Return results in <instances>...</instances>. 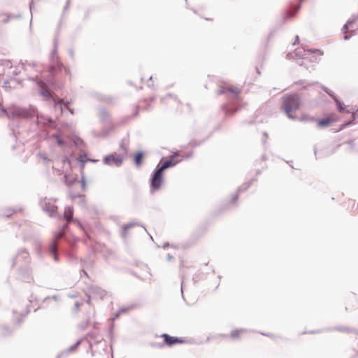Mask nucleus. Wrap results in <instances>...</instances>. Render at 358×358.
<instances>
[{"label": "nucleus", "mask_w": 358, "mask_h": 358, "mask_svg": "<svg viewBox=\"0 0 358 358\" xmlns=\"http://www.w3.org/2000/svg\"><path fill=\"white\" fill-rule=\"evenodd\" d=\"M301 106V99L297 94H286L282 97L280 109L290 119H296Z\"/></svg>", "instance_id": "f257e3e1"}, {"label": "nucleus", "mask_w": 358, "mask_h": 358, "mask_svg": "<svg viewBox=\"0 0 358 358\" xmlns=\"http://www.w3.org/2000/svg\"><path fill=\"white\" fill-rule=\"evenodd\" d=\"M121 147L124 150L123 154L113 152L110 155H108L103 158V164L108 166H120V165H122L127 154L128 149L127 146H124L123 145H122Z\"/></svg>", "instance_id": "f03ea898"}, {"label": "nucleus", "mask_w": 358, "mask_h": 358, "mask_svg": "<svg viewBox=\"0 0 358 358\" xmlns=\"http://www.w3.org/2000/svg\"><path fill=\"white\" fill-rule=\"evenodd\" d=\"M217 92L219 94L230 93L237 96L240 94L241 90L231 83H223L219 86Z\"/></svg>", "instance_id": "7ed1b4c3"}, {"label": "nucleus", "mask_w": 358, "mask_h": 358, "mask_svg": "<svg viewBox=\"0 0 358 358\" xmlns=\"http://www.w3.org/2000/svg\"><path fill=\"white\" fill-rule=\"evenodd\" d=\"M338 121V117L335 113H331L326 117L319 119L317 121V127L320 128H326L331 126Z\"/></svg>", "instance_id": "20e7f679"}, {"label": "nucleus", "mask_w": 358, "mask_h": 358, "mask_svg": "<svg viewBox=\"0 0 358 358\" xmlns=\"http://www.w3.org/2000/svg\"><path fill=\"white\" fill-rule=\"evenodd\" d=\"M163 172L159 168L155 171L151 180V187L157 189L160 187L163 180Z\"/></svg>", "instance_id": "39448f33"}, {"label": "nucleus", "mask_w": 358, "mask_h": 358, "mask_svg": "<svg viewBox=\"0 0 358 358\" xmlns=\"http://www.w3.org/2000/svg\"><path fill=\"white\" fill-rule=\"evenodd\" d=\"M73 215V207H71V206L66 207L65 208V210L64 213V218L66 220L67 224H69V223H70V222L73 221V222H76L82 230H83L84 229L83 227L78 220H72ZM68 227V224H66V227Z\"/></svg>", "instance_id": "423d86ee"}, {"label": "nucleus", "mask_w": 358, "mask_h": 358, "mask_svg": "<svg viewBox=\"0 0 358 358\" xmlns=\"http://www.w3.org/2000/svg\"><path fill=\"white\" fill-rule=\"evenodd\" d=\"M161 337L163 338L164 344L168 346H172L176 344H181L185 342L182 338L171 336L166 334H163Z\"/></svg>", "instance_id": "0eeeda50"}, {"label": "nucleus", "mask_w": 358, "mask_h": 358, "mask_svg": "<svg viewBox=\"0 0 358 358\" xmlns=\"http://www.w3.org/2000/svg\"><path fill=\"white\" fill-rule=\"evenodd\" d=\"M357 22H358V17L349 20L343 27L344 31L347 33L350 30L352 31L355 28L354 24Z\"/></svg>", "instance_id": "6e6552de"}, {"label": "nucleus", "mask_w": 358, "mask_h": 358, "mask_svg": "<svg viewBox=\"0 0 358 358\" xmlns=\"http://www.w3.org/2000/svg\"><path fill=\"white\" fill-rule=\"evenodd\" d=\"M143 153L142 152H138L134 155V161L137 166H141L143 162Z\"/></svg>", "instance_id": "1a4fd4ad"}, {"label": "nucleus", "mask_w": 358, "mask_h": 358, "mask_svg": "<svg viewBox=\"0 0 358 358\" xmlns=\"http://www.w3.org/2000/svg\"><path fill=\"white\" fill-rule=\"evenodd\" d=\"M178 163V161H171L170 159H169L167 161L164 162L162 166L159 167V169L164 171L165 169L169 167H172L176 165Z\"/></svg>", "instance_id": "9d476101"}, {"label": "nucleus", "mask_w": 358, "mask_h": 358, "mask_svg": "<svg viewBox=\"0 0 358 358\" xmlns=\"http://www.w3.org/2000/svg\"><path fill=\"white\" fill-rule=\"evenodd\" d=\"M64 235V230H62V231L59 232L56 236L55 237V239H54V241H53V243H52V245L51 247V250L53 254L55 255V252H56V241L59 240L61 238H62Z\"/></svg>", "instance_id": "9b49d317"}, {"label": "nucleus", "mask_w": 358, "mask_h": 358, "mask_svg": "<svg viewBox=\"0 0 358 358\" xmlns=\"http://www.w3.org/2000/svg\"><path fill=\"white\" fill-rule=\"evenodd\" d=\"M241 331L240 330H234L231 333V337L232 338H238L240 336Z\"/></svg>", "instance_id": "f8f14e48"}, {"label": "nucleus", "mask_w": 358, "mask_h": 358, "mask_svg": "<svg viewBox=\"0 0 358 358\" xmlns=\"http://www.w3.org/2000/svg\"><path fill=\"white\" fill-rule=\"evenodd\" d=\"M179 155L178 153H175L174 155L170 157L171 161H178V163L182 161V159H178Z\"/></svg>", "instance_id": "ddd939ff"}, {"label": "nucleus", "mask_w": 358, "mask_h": 358, "mask_svg": "<svg viewBox=\"0 0 358 358\" xmlns=\"http://www.w3.org/2000/svg\"><path fill=\"white\" fill-rule=\"evenodd\" d=\"M334 100H335V101H336V104H337V106H338V110H339L341 112H342V111L344 110V108H343V107L342 106L341 103V102H340V101H339L336 98H334Z\"/></svg>", "instance_id": "4468645a"}, {"label": "nucleus", "mask_w": 358, "mask_h": 358, "mask_svg": "<svg viewBox=\"0 0 358 358\" xmlns=\"http://www.w3.org/2000/svg\"><path fill=\"white\" fill-rule=\"evenodd\" d=\"M57 207L52 206L50 210V216H51V217L53 216L54 213L57 212Z\"/></svg>", "instance_id": "2eb2a0df"}, {"label": "nucleus", "mask_w": 358, "mask_h": 358, "mask_svg": "<svg viewBox=\"0 0 358 358\" xmlns=\"http://www.w3.org/2000/svg\"><path fill=\"white\" fill-rule=\"evenodd\" d=\"M57 142L59 145H63V141L58 136H57Z\"/></svg>", "instance_id": "dca6fc26"}, {"label": "nucleus", "mask_w": 358, "mask_h": 358, "mask_svg": "<svg viewBox=\"0 0 358 358\" xmlns=\"http://www.w3.org/2000/svg\"><path fill=\"white\" fill-rule=\"evenodd\" d=\"M68 104H69V103H65V106L66 107V108H68L71 111V113H73V111L69 108Z\"/></svg>", "instance_id": "f3484780"}, {"label": "nucleus", "mask_w": 358, "mask_h": 358, "mask_svg": "<svg viewBox=\"0 0 358 358\" xmlns=\"http://www.w3.org/2000/svg\"><path fill=\"white\" fill-rule=\"evenodd\" d=\"M327 92L334 99L336 98L333 94H331V92L327 91Z\"/></svg>", "instance_id": "a211bd4d"}, {"label": "nucleus", "mask_w": 358, "mask_h": 358, "mask_svg": "<svg viewBox=\"0 0 358 358\" xmlns=\"http://www.w3.org/2000/svg\"><path fill=\"white\" fill-rule=\"evenodd\" d=\"M63 102H64L63 99H59V100L57 101V103L56 104H57V103H63Z\"/></svg>", "instance_id": "6ab92c4d"}, {"label": "nucleus", "mask_w": 358, "mask_h": 358, "mask_svg": "<svg viewBox=\"0 0 358 358\" xmlns=\"http://www.w3.org/2000/svg\"><path fill=\"white\" fill-rule=\"evenodd\" d=\"M348 38H349V37H348V35H345L344 38H345V40L348 39Z\"/></svg>", "instance_id": "aec40b11"}, {"label": "nucleus", "mask_w": 358, "mask_h": 358, "mask_svg": "<svg viewBox=\"0 0 358 358\" xmlns=\"http://www.w3.org/2000/svg\"><path fill=\"white\" fill-rule=\"evenodd\" d=\"M64 162H66L69 164H70V162L68 159L65 160Z\"/></svg>", "instance_id": "412c9836"}, {"label": "nucleus", "mask_w": 358, "mask_h": 358, "mask_svg": "<svg viewBox=\"0 0 358 358\" xmlns=\"http://www.w3.org/2000/svg\"><path fill=\"white\" fill-rule=\"evenodd\" d=\"M77 308H78V303H76Z\"/></svg>", "instance_id": "4be33fe9"}]
</instances>
